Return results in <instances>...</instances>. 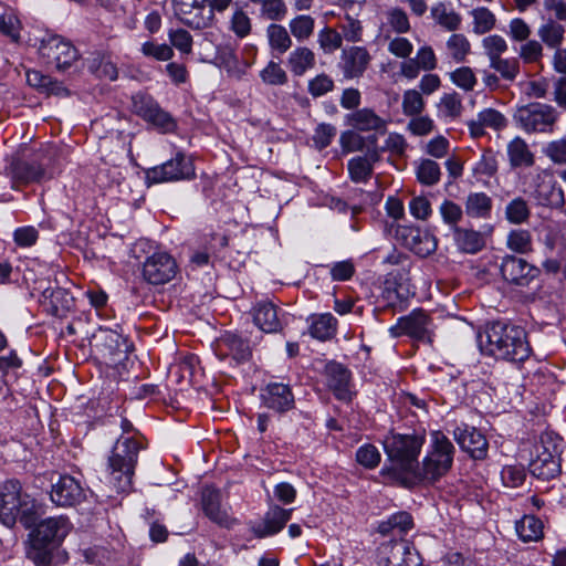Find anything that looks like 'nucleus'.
I'll return each mask as SVG.
<instances>
[{
  "label": "nucleus",
  "instance_id": "obj_6",
  "mask_svg": "<svg viewBox=\"0 0 566 566\" xmlns=\"http://www.w3.org/2000/svg\"><path fill=\"white\" fill-rule=\"evenodd\" d=\"M513 118L517 126L527 134L552 133L558 118V112L552 105L534 102L517 107Z\"/></svg>",
  "mask_w": 566,
  "mask_h": 566
},
{
  "label": "nucleus",
  "instance_id": "obj_23",
  "mask_svg": "<svg viewBox=\"0 0 566 566\" xmlns=\"http://www.w3.org/2000/svg\"><path fill=\"white\" fill-rule=\"evenodd\" d=\"M346 124L357 132H375L384 134L387 120L380 117L373 108H358L345 117Z\"/></svg>",
  "mask_w": 566,
  "mask_h": 566
},
{
  "label": "nucleus",
  "instance_id": "obj_7",
  "mask_svg": "<svg viewBox=\"0 0 566 566\" xmlns=\"http://www.w3.org/2000/svg\"><path fill=\"white\" fill-rule=\"evenodd\" d=\"M92 346L97 357L111 367L122 365L128 358L130 350L127 338L108 328H99L93 335Z\"/></svg>",
  "mask_w": 566,
  "mask_h": 566
},
{
  "label": "nucleus",
  "instance_id": "obj_59",
  "mask_svg": "<svg viewBox=\"0 0 566 566\" xmlns=\"http://www.w3.org/2000/svg\"><path fill=\"white\" fill-rule=\"evenodd\" d=\"M90 69L99 78L115 81L118 77L117 66L108 57L94 59Z\"/></svg>",
  "mask_w": 566,
  "mask_h": 566
},
{
  "label": "nucleus",
  "instance_id": "obj_60",
  "mask_svg": "<svg viewBox=\"0 0 566 566\" xmlns=\"http://www.w3.org/2000/svg\"><path fill=\"white\" fill-rule=\"evenodd\" d=\"M260 76L269 85H284L287 82L286 72L274 61L269 62L261 71Z\"/></svg>",
  "mask_w": 566,
  "mask_h": 566
},
{
  "label": "nucleus",
  "instance_id": "obj_43",
  "mask_svg": "<svg viewBox=\"0 0 566 566\" xmlns=\"http://www.w3.org/2000/svg\"><path fill=\"white\" fill-rule=\"evenodd\" d=\"M543 523L534 515H525L516 523V532L524 542H535L543 537Z\"/></svg>",
  "mask_w": 566,
  "mask_h": 566
},
{
  "label": "nucleus",
  "instance_id": "obj_55",
  "mask_svg": "<svg viewBox=\"0 0 566 566\" xmlns=\"http://www.w3.org/2000/svg\"><path fill=\"white\" fill-rule=\"evenodd\" d=\"M439 112L449 118H457L461 115L463 106L460 95L455 92L443 94L438 104Z\"/></svg>",
  "mask_w": 566,
  "mask_h": 566
},
{
  "label": "nucleus",
  "instance_id": "obj_53",
  "mask_svg": "<svg viewBox=\"0 0 566 566\" xmlns=\"http://www.w3.org/2000/svg\"><path fill=\"white\" fill-rule=\"evenodd\" d=\"M424 99L418 90H407L402 95V112L407 116H416L424 109Z\"/></svg>",
  "mask_w": 566,
  "mask_h": 566
},
{
  "label": "nucleus",
  "instance_id": "obj_12",
  "mask_svg": "<svg viewBox=\"0 0 566 566\" xmlns=\"http://www.w3.org/2000/svg\"><path fill=\"white\" fill-rule=\"evenodd\" d=\"M193 176L192 163L180 153L175 158L146 171L147 180L153 184L189 179Z\"/></svg>",
  "mask_w": 566,
  "mask_h": 566
},
{
  "label": "nucleus",
  "instance_id": "obj_37",
  "mask_svg": "<svg viewBox=\"0 0 566 566\" xmlns=\"http://www.w3.org/2000/svg\"><path fill=\"white\" fill-rule=\"evenodd\" d=\"M360 133L352 128L340 134L339 144L344 153L363 151L373 146L378 147L375 135L363 136Z\"/></svg>",
  "mask_w": 566,
  "mask_h": 566
},
{
  "label": "nucleus",
  "instance_id": "obj_14",
  "mask_svg": "<svg viewBox=\"0 0 566 566\" xmlns=\"http://www.w3.org/2000/svg\"><path fill=\"white\" fill-rule=\"evenodd\" d=\"M178 272L175 259L166 252H156L143 264V277L153 285L170 282Z\"/></svg>",
  "mask_w": 566,
  "mask_h": 566
},
{
  "label": "nucleus",
  "instance_id": "obj_3",
  "mask_svg": "<svg viewBox=\"0 0 566 566\" xmlns=\"http://www.w3.org/2000/svg\"><path fill=\"white\" fill-rule=\"evenodd\" d=\"M140 443L134 438H119L108 458V474L106 483L109 491L99 489V492L107 497L113 493L127 492L132 488L135 465L137 463Z\"/></svg>",
  "mask_w": 566,
  "mask_h": 566
},
{
  "label": "nucleus",
  "instance_id": "obj_41",
  "mask_svg": "<svg viewBox=\"0 0 566 566\" xmlns=\"http://www.w3.org/2000/svg\"><path fill=\"white\" fill-rule=\"evenodd\" d=\"M289 30L297 42H305L314 34L315 19L310 14H298L290 20Z\"/></svg>",
  "mask_w": 566,
  "mask_h": 566
},
{
  "label": "nucleus",
  "instance_id": "obj_26",
  "mask_svg": "<svg viewBox=\"0 0 566 566\" xmlns=\"http://www.w3.org/2000/svg\"><path fill=\"white\" fill-rule=\"evenodd\" d=\"M380 148L368 147L366 154L348 161V171L354 182H367L374 174V165L380 160Z\"/></svg>",
  "mask_w": 566,
  "mask_h": 566
},
{
  "label": "nucleus",
  "instance_id": "obj_11",
  "mask_svg": "<svg viewBox=\"0 0 566 566\" xmlns=\"http://www.w3.org/2000/svg\"><path fill=\"white\" fill-rule=\"evenodd\" d=\"M72 524L65 516L49 517L41 521L32 533L33 546L46 548L56 546L67 536Z\"/></svg>",
  "mask_w": 566,
  "mask_h": 566
},
{
  "label": "nucleus",
  "instance_id": "obj_15",
  "mask_svg": "<svg viewBox=\"0 0 566 566\" xmlns=\"http://www.w3.org/2000/svg\"><path fill=\"white\" fill-rule=\"evenodd\" d=\"M205 2L206 0H174L175 14L190 28H207L212 21V13Z\"/></svg>",
  "mask_w": 566,
  "mask_h": 566
},
{
  "label": "nucleus",
  "instance_id": "obj_30",
  "mask_svg": "<svg viewBox=\"0 0 566 566\" xmlns=\"http://www.w3.org/2000/svg\"><path fill=\"white\" fill-rule=\"evenodd\" d=\"M507 125L505 116L494 108H485L481 111L476 118L468 122L470 134L473 138L482 137L485 128L501 130Z\"/></svg>",
  "mask_w": 566,
  "mask_h": 566
},
{
  "label": "nucleus",
  "instance_id": "obj_9",
  "mask_svg": "<svg viewBox=\"0 0 566 566\" xmlns=\"http://www.w3.org/2000/svg\"><path fill=\"white\" fill-rule=\"evenodd\" d=\"M39 53L46 64L59 71L70 69L78 59L76 48L67 40L59 35H51L41 41Z\"/></svg>",
  "mask_w": 566,
  "mask_h": 566
},
{
  "label": "nucleus",
  "instance_id": "obj_16",
  "mask_svg": "<svg viewBox=\"0 0 566 566\" xmlns=\"http://www.w3.org/2000/svg\"><path fill=\"white\" fill-rule=\"evenodd\" d=\"M132 101L135 114L166 132L174 129V119L159 107L151 96L138 93L133 96Z\"/></svg>",
  "mask_w": 566,
  "mask_h": 566
},
{
  "label": "nucleus",
  "instance_id": "obj_31",
  "mask_svg": "<svg viewBox=\"0 0 566 566\" xmlns=\"http://www.w3.org/2000/svg\"><path fill=\"white\" fill-rule=\"evenodd\" d=\"M41 304L49 314L62 317L72 307L73 297L65 289L48 287L42 293Z\"/></svg>",
  "mask_w": 566,
  "mask_h": 566
},
{
  "label": "nucleus",
  "instance_id": "obj_27",
  "mask_svg": "<svg viewBox=\"0 0 566 566\" xmlns=\"http://www.w3.org/2000/svg\"><path fill=\"white\" fill-rule=\"evenodd\" d=\"M533 196L543 207L559 209L565 205L564 190L551 177L538 176Z\"/></svg>",
  "mask_w": 566,
  "mask_h": 566
},
{
  "label": "nucleus",
  "instance_id": "obj_39",
  "mask_svg": "<svg viewBox=\"0 0 566 566\" xmlns=\"http://www.w3.org/2000/svg\"><path fill=\"white\" fill-rule=\"evenodd\" d=\"M431 15L437 24L450 32L459 30L462 23L461 15L443 2L431 8Z\"/></svg>",
  "mask_w": 566,
  "mask_h": 566
},
{
  "label": "nucleus",
  "instance_id": "obj_28",
  "mask_svg": "<svg viewBox=\"0 0 566 566\" xmlns=\"http://www.w3.org/2000/svg\"><path fill=\"white\" fill-rule=\"evenodd\" d=\"M214 350L220 359L232 357L237 361L245 360L251 355L248 342L234 334H226L218 338Z\"/></svg>",
  "mask_w": 566,
  "mask_h": 566
},
{
  "label": "nucleus",
  "instance_id": "obj_1",
  "mask_svg": "<svg viewBox=\"0 0 566 566\" xmlns=\"http://www.w3.org/2000/svg\"><path fill=\"white\" fill-rule=\"evenodd\" d=\"M478 343L484 354L497 359L524 361L531 354L524 328L500 321L488 324Z\"/></svg>",
  "mask_w": 566,
  "mask_h": 566
},
{
  "label": "nucleus",
  "instance_id": "obj_34",
  "mask_svg": "<svg viewBox=\"0 0 566 566\" xmlns=\"http://www.w3.org/2000/svg\"><path fill=\"white\" fill-rule=\"evenodd\" d=\"M315 63V53L307 46H296L286 59V65L294 76H303Z\"/></svg>",
  "mask_w": 566,
  "mask_h": 566
},
{
  "label": "nucleus",
  "instance_id": "obj_61",
  "mask_svg": "<svg viewBox=\"0 0 566 566\" xmlns=\"http://www.w3.org/2000/svg\"><path fill=\"white\" fill-rule=\"evenodd\" d=\"M334 81L325 73H321L308 81L307 91L313 97H321L334 90Z\"/></svg>",
  "mask_w": 566,
  "mask_h": 566
},
{
  "label": "nucleus",
  "instance_id": "obj_38",
  "mask_svg": "<svg viewBox=\"0 0 566 566\" xmlns=\"http://www.w3.org/2000/svg\"><path fill=\"white\" fill-rule=\"evenodd\" d=\"M507 156L512 167H530L534 165V155L526 142L521 137L513 138L507 145Z\"/></svg>",
  "mask_w": 566,
  "mask_h": 566
},
{
  "label": "nucleus",
  "instance_id": "obj_20",
  "mask_svg": "<svg viewBox=\"0 0 566 566\" xmlns=\"http://www.w3.org/2000/svg\"><path fill=\"white\" fill-rule=\"evenodd\" d=\"M403 244L416 254L424 258L437 250L436 237L427 230L416 227H402L398 230Z\"/></svg>",
  "mask_w": 566,
  "mask_h": 566
},
{
  "label": "nucleus",
  "instance_id": "obj_10",
  "mask_svg": "<svg viewBox=\"0 0 566 566\" xmlns=\"http://www.w3.org/2000/svg\"><path fill=\"white\" fill-rule=\"evenodd\" d=\"M432 319L421 308L412 311L409 315L400 317L395 326L389 328L394 337L410 336L417 340L431 342Z\"/></svg>",
  "mask_w": 566,
  "mask_h": 566
},
{
  "label": "nucleus",
  "instance_id": "obj_33",
  "mask_svg": "<svg viewBox=\"0 0 566 566\" xmlns=\"http://www.w3.org/2000/svg\"><path fill=\"white\" fill-rule=\"evenodd\" d=\"M221 494L218 490L212 488H205L202 490V507L206 515L214 523L221 526L230 525V517L228 513L220 506Z\"/></svg>",
  "mask_w": 566,
  "mask_h": 566
},
{
  "label": "nucleus",
  "instance_id": "obj_63",
  "mask_svg": "<svg viewBox=\"0 0 566 566\" xmlns=\"http://www.w3.org/2000/svg\"><path fill=\"white\" fill-rule=\"evenodd\" d=\"M20 21L13 13L0 14V32L13 42L20 39Z\"/></svg>",
  "mask_w": 566,
  "mask_h": 566
},
{
  "label": "nucleus",
  "instance_id": "obj_18",
  "mask_svg": "<svg viewBox=\"0 0 566 566\" xmlns=\"http://www.w3.org/2000/svg\"><path fill=\"white\" fill-rule=\"evenodd\" d=\"M51 500L57 506H74L85 500V492L80 481L75 478L64 474L52 484Z\"/></svg>",
  "mask_w": 566,
  "mask_h": 566
},
{
  "label": "nucleus",
  "instance_id": "obj_40",
  "mask_svg": "<svg viewBox=\"0 0 566 566\" xmlns=\"http://www.w3.org/2000/svg\"><path fill=\"white\" fill-rule=\"evenodd\" d=\"M465 213L472 218H489L492 199L484 192H472L465 199Z\"/></svg>",
  "mask_w": 566,
  "mask_h": 566
},
{
  "label": "nucleus",
  "instance_id": "obj_48",
  "mask_svg": "<svg viewBox=\"0 0 566 566\" xmlns=\"http://www.w3.org/2000/svg\"><path fill=\"white\" fill-rule=\"evenodd\" d=\"M417 179L426 186H433L440 181V166L432 159H421L416 168Z\"/></svg>",
  "mask_w": 566,
  "mask_h": 566
},
{
  "label": "nucleus",
  "instance_id": "obj_64",
  "mask_svg": "<svg viewBox=\"0 0 566 566\" xmlns=\"http://www.w3.org/2000/svg\"><path fill=\"white\" fill-rule=\"evenodd\" d=\"M489 61L501 56L507 50L506 41L497 34L489 35L482 41Z\"/></svg>",
  "mask_w": 566,
  "mask_h": 566
},
{
  "label": "nucleus",
  "instance_id": "obj_29",
  "mask_svg": "<svg viewBox=\"0 0 566 566\" xmlns=\"http://www.w3.org/2000/svg\"><path fill=\"white\" fill-rule=\"evenodd\" d=\"M326 379L328 388L339 400H350V373L343 365L332 363L326 366Z\"/></svg>",
  "mask_w": 566,
  "mask_h": 566
},
{
  "label": "nucleus",
  "instance_id": "obj_56",
  "mask_svg": "<svg viewBox=\"0 0 566 566\" xmlns=\"http://www.w3.org/2000/svg\"><path fill=\"white\" fill-rule=\"evenodd\" d=\"M490 66L499 72L506 81H514L520 72V64L516 59H503L497 56L490 61Z\"/></svg>",
  "mask_w": 566,
  "mask_h": 566
},
{
  "label": "nucleus",
  "instance_id": "obj_44",
  "mask_svg": "<svg viewBox=\"0 0 566 566\" xmlns=\"http://www.w3.org/2000/svg\"><path fill=\"white\" fill-rule=\"evenodd\" d=\"M541 40L552 49L560 46L564 40L565 29L562 24L549 19L546 23L542 24L537 31Z\"/></svg>",
  "mask_w": 566,
  "mask_h": 566
},
{
  "label": "nucleus",
  "instance_id": "obj_45",
  "mask_svg": "<svg viewBox=\"0 0 566 566\" xmlns=\"http://www.w3.org/2000/svg\"><path fill=\"white\" fill-rule=\"evenodd\" d=\"M449 55L455 63H462L471 51L468 38L462 33H453L446 42Z\"/></svg>",
  "mask_w": 566,
  "mask_h": 566
},
{
  "label": "nucleus",
  "instance_id": "obj_24",
  "mask_svg": "<svg viewBox=\"0 0 566 566\" xmlns=\"http://www.w3.org/2000/svg\"><path fill=\"white\" fill-rule=\"evenodd\" d=\"M371 56L363 46H352L342 52L340 67L346 78L360 77L367 70Z\"/></svg>",
  "mask_w": 566,
  "mask_h": 566
},
{
  "label": "nucleus",
  "instance_id": "obj_46",
  "mask_svg": "<svg viewBox=\"0 0 566 566\" xmlns=\"http://www.w3.org/2000/svg\"><path fill=\"white\" fill-rule=\"evenodd\" d=\"M259 6L260 17L270 21H281L287 14L284 0H251Z\"/></svg>",
  "mask_w": 566,
  "mask_h": 566
},
{
  "label": "nucleus",
  "instance_id": "obj_22",
  "mask_svg": "<svg viewBox=\"0 0 566 566\" xmlns=\"http://www.w3.org/2000/svg\"><path fill=\"white\" fill-rule=\"evenodd\" d=\"M262 401L269 409L286 412L294 407V396L289 385L281 382L269 384L261 394Z\"/></svg>",
  "mask_w": 566,
  "mask_h": 566
},
{
  "label": "nucleus",
  "instance_id": "obj_58",
  "mask_svg": "<svg viewBox=\"0 0 566 566\" xmlns=\"http://www.w3.org/2000/svg\"><path fill=\"white\" fill-rule=\"evenodd\" d=\"M318 44L324 53H333L343 44L342 35L332 28H324L318 33Z\"/></svg>",
  "mask_w": 566,
  "mask_h": 566
},
{
  "label": "nucleus",
  "instance_id": "obj_19",
  "mask_svg": "<svg viewBox=\"0 0 566 566\" xmlns=\"http://www.w3.org/2000/svg\"><path fill=\"white\" fill-rule=\"evenodd\" d=\"M453 436L460 448L473 459L483 460L486 458L488 440L474 427H469L468 424L459 426L454 429Z\"/></svg>",
  "mask_w": 566,
  "mask_h": 566
},
{
  "label": "nucleus",
  "instance_id": "obj_54",
  "mask_svg": "<svg viewBox=\"0 0 566 566\" xmlns=\"http://www.w3.org/2000/svg\"><path fill=\"white\" fill-rule=\"evenodd\" d=\"M451 82L465 92H472L476 85V76L469 66H461L450 73Z\"/></svg>",
  "mask_w": 566,
  "mask_h": 566
},
{
  "label": "nucleus",
  "instance_id": "obj_50",
  "mask_svg": "<svg viewBox=\"0 0 566 566\" xmlns=\"http://www.w3.org/2000/svg\"><path fill=\"white\" fill-rule=\"evenodd\" d=\"M27 81L29 85L36 88H44L46 92L55 95L66 93V88L60 83L52 81L49 76L43 75L41 72L35 70L27 72Z\"/></svg>",
  "mask_w": 566,
  "mask_h": 566
},
{
  "label": "nucleus",
  "instance_id": "obj_35",
  "mask_svg": "<svg viewBox=\"0 0 566 566\" xmlns=\"http://www.w3.org/2000/svg\"><path fill=\"white\" fill-rule=\"evenodd\" d=\"M453 238L458 249L464 253L474 254L484 247V239L481 232L460 227L453 228Z\"/></svg>",
  "mask_w": 566,
  "mask_h": 566
},
{
  "label": "nucleus",
  "instance_id": "obj_13",
  "mask_svg": "<svg viewBox=\"0 0 566 566\" xmlns=\"http://www.w3.org/2000/svg\"><path fill=\"white\" fill-rule=\"evenodd\" d=\"M379 556L385 566H421L422 563L420 554L407 539L384 543Z\"/></svg>",
  "mask_w": 566,
  "mask_h": 566
},
{
  "label": "nucleus",
  "instance_id": "obj_25",
  "mask_svg": "<svg viewBox=\"0 0 566 566\" xmlns=\"http://www.w3.org/2000/svg\"><path fill=\"white\" fill-rule=\"evenodd\" d=\"M8 169L12 179V188L14 189H18L22 185L40 182L45 176V170L42 165L35 161L15 159Z\"/></svg>",
  "mask_w": 566,
  "mask_h": 566
},
{
  "label": "nucleus",
  "instance_id": "obj_62",
  "mask_svg": "<svg viewBox=\"0 0 566 566\" xmlns=\"http://www.w3.org/2000/svg\"><path fill=\"white\" fill-rule=\"evenodd\" d=\"M356 460L367 469L376 468L380 462V453L373 444H364L356 452Z\"/></svg>",
  "mask_w": 566,
  "mask_h": 566
},
{
  "label": "nucleus",
  "instance_id": "obj_47",
  "mask_svg": "<svg viewBox=\"0 0 566 566\" xmlns=\"http://www.w3.org/2000/svg\"><path fill=\"white\" fill-rule=\"evenodd\" d=\"M472 17V24L473 29L472 31L475 34L482 35L488 32H490L496 23V17L495 14L485 7H479L471 11Z\"/></svg>",
  "mask_w": 566,
  "mask_h": 566
},
{
  "label": "nucleus",
  "instance_id": "obj_5",
  "mask_svg": "<svg viewBox=\"0 0 566 566\" xmlns=\"http://www.w3.org/2000/svg\"><path fill=\"white\" fill-rule=\"evenodd\" d=\"M423 442L422 436L391 433L385 438L384 449L392 465L410 476Z\"/></svg>",
  "mask_w": 566,
  "mask_h": 566
},
{
  "label": "nucleus",
  "instance_id": "obj_2",
  "mask_svg": "<svg viewBox=\"0 0 566 566\" xmlns=\"http://www.w3.org/2000/svg\"><path fill=\"white\" fill-rule=\"evenodd\" d=\"M455 449L449 438L442 431L431 433L430 450L421 461L416 464L411 475L402 480L407 486L415 483L432 485L447 475L453 464Z\"/></svg>",
  "mask_w": 566,
  "mask_h": 566
},
{
  "label": "nucleus",
  "instance_id": "obj_57",
  "mask_svg": "<svg viewBox=\"0 0 566 566\" xmlns=\"http://www.w3.org/2000/svg\"><path fill=\"white\" fill-rule=\"evenodd\" d=\"M412 527V517L407 512L394 514L387 522L379 525V532L387 534L390 530H398L405 533Z\"/></svg>",
  "mask_w": 566,
  "mask_h": 566
},
{
  "label": "nucleus",
  "instance_id": "obj_36",
  "mask_svg": "<svg viewBox=\"0 0 566 566\" xmlns=\"http://www.w3.org/2000/svg\"><path fill=\"white\" fill-rule=\"evenodd\" d=\"M269 48L277 54L286 53L293 45V38L284 25L271 23L265 30Z\"/></svg>",
  "mask_w": 566,
  "mask_h": 566
},
{
  "label": "nucleus",
  "instance_id": "obj_8",
  "mask_svg": "<svg viewBox=\"0 0 566 566\" xmlns=\"http://www.w3.org/2000/svg\"><path fill=\"white\" fill-rule=\"evenodd\" d=\"M559 439L546 433L535 444V457L531 459L530 472L543 480L554 478L559 473Z\"/></svg>",
  "mask_w": 566,
  "mask_h": 566
},
{
  "label": "nucleus",
  "instance_id": "obj_49",
  "mask_svg": "<svg viewBox=\"0 0 566 566\" xmlns=\"http://www.w3.org/2000/svg\"><path fill=\"white\" fill-rule=\"evenodd\" d=\"M386 25L398 34L408 33L411 29L407 12L399 7H392L385 12Z\"/></svg>",
  "mask_w": 566,
  "mask_h": 566
},
{
  "label": "nucleus",
  "instance_id": "obj_4",
  "mask_svg": "<svg viewBox=\"0 0 566 566\" xmlns=\"http://www.w3.org/2000/svg\"><path fill=\"white\" fill-rule=\"evenodd\" d=\"M35 514L34 500L22 490L20 481L7 480L0 484V521L6 526H13L18 518L29 525Z\"/></svg>",
  "mask_w": 566,
  "mask_h": 566
},
{
  "label": "nucleus",
  "instance_id": "obj_21",
  "mask_svg": "<svg viewBox=\"0 0 566 566\" xmlns=\"http://www.w3.org/2000/svg\"><path fill=\"white\" fill-rule=\"evenodd\" d=\"M254 324L265 333H277L283 329L284 313L272 302H259L253 310Z\"/></svg>",
  "mask_w": 566,
  "mask_h": 566
},
{
  "label": "nucleus",
  "instance_id": "obj_17",
  "mask_svg": "<svg viewBox=\"0 0 566 566\" xmlns=\"http://www.w3.org/2000/svg\"><path fill=\"white\" fill-rule=\"evenodd\" d=\"M500 271L506 282L518 286H527L541 272L538 268L514 255L502 259Z\"/></svg>",
  "mask_w": 566,
  "mask_h": 566
},
{
  "label": "nucleus",
  "instance_id": "obj_32",
  "mask_svg": "<svg viewBox=\"0 0 566 566\" xmlns=\"http://www.w3.org/2000/svg\"><path fill=\"white\" fill-rule=\"evenodd\" d=\"M292 510L273 505L265 513L261 524L253 527L255 536L262 538L279 533L291 518Z\"/></svg>",
  "mask_w": 566,
  "mask_h": 566
},
{
  "label": "nucleus",
  "instance_id": "obj_42",
  "mask_svg": "<svg viewBox=\"0 0 566 566\" xmlns=\"http://www.w3.org/2000/svg\"><path fill=\"white\" fill-rule=\"evenodd\" d=\"M337 319L329 313L313 318L310 334L319 340L332 338L336 334Z\"/></svg>",
  "mask_w": 566,
  "mask_h": 566
},
{
  "label": "nucleus",
  "instance_id": "obj_52",
  "mask_svg": "<svg viewBox=\"0 0 566 566\" xmlns=\"http://www.w3.org/2000/svg\"><path fill=\"white\" fill-rule=\"evenodd\" d=\"M507 248L516 253H527L532 251V235L527 230H513L507 235Z\"/></svg>",
  "mask_w": 566,
  "mask_h": 566
},
{
  "label": "nucleus",
  "instance_id": "obj_51",
  "mask_svg": "<svg viewBox=\"0 0 566 566\" xmlns=\"http://www.w3.org/2000/svg\"><path fill=\"white\" fill-rule=\"evenodd\" d=\"M531 211L523 198L513 199L505 208V217L513 224H522L528 220Z\"/></svg>",
  "mask_w": 566,
  "mask_h": 566
}]
</instances>
